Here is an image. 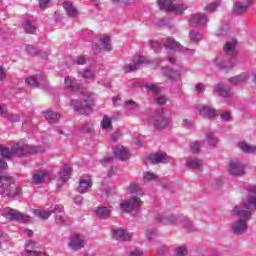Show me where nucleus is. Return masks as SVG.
<instances>
[{
    "label": "nucleus",
    "instance_id": "1",
    "mask_svg": "<svg viewBox=\"0 0 256 256\" xmlns=\"http://www.w3.org/2000/svg\"><path fill=\"white\" fill-rule=\"evenodd\" d=\"M247 194L244 197L241 205L244 209L235 206L232 209L233 215L240 217L231 224V229L234 235H244L247 231V223H249L253 211L256 209V186L249 185L246 188Z\"/></svg>",
    "mask_w": 256,
    "mask_h": 256
},
{
    "label": "nucleus",
    "instance_id": "2",
    "mask_svg": "<svg viewBox=\"0 0 256 256\" xmlns=\"http://www.w3.org/2000/svg\"><path fill=\"white\" fill-rule=\"evenodd\" d=\"M28 153L31 155L43 153V147L16 143L12 149H9L0 144V155L5 159H11V157H23V155H28Z\"/></svg>",
    "mask_w": 256,
    "mask_h": 256
},
{
    "label": "nucleus",
    "instance_id": "3",
    "mask_svg": "<svg viewBox=\"0 0 256 256\" xmlns=\"http://www.w3.org/2000/svg\"><path fill=\"white\" fill-rule=\"evenodd\" d=\"M160 9H165L168 13H174V15H183L187 6L185 4H173L171 0H158Z\"/></svg>",
    "mask_w": 256,
    "mask_h": 256
},
{
    "label": "nucleus",
    "instance_id": "4",
    "mask_svg": "<svg viewBox=\"0 0 256 256\" xmlns=\"http://www.w3.org/2000/svg\"><path fill=\"white\" fill-rule=\"evenodd\" d=\"M141 205H143L141 198L131 197L120 204V211L122 213H133V211H139Z\"/></svg>",
    "mask_w": 256,
    "mask_h": 256
},
{
    "label": "nucleus",
    "instance_id": "5",
    "mask_svg": "<svg viewBox=\"0 0 256 256\" xmlns=\"http://www.w3.org/2000/svg\"><path fill=\"white\" fill-rule=\"evenodd\" d=\"M0 195L6 197H19L21 195V189L15 188V181L13 178H8L5 183L0 186Z\"/></svg>",
    "mask_w": 256,
    "mask_h": 256
},
{
    "label": "nucleus",
    "instance_id": "6",
    "mask_svg": "<svg viewBox=\"0 0 256 256\" xmlns=\"http://www.w3.org/2000/svg\"><path fill=\"white\" fill-rule=\"evenodd\" d=\"M247 166L239 159H233L229 163L228 173L232 177H243L247 173Z\"/></svg>",
    "mask_w": 256,
    "mask_h": 256
},
{
    "label": "nucleus",
    "instance_id": "7",
    "mask_svg": "<svg viewBox=\"0 0 256 256\" xmlns=\"http://www.w3.org/2000/svg\"><path fill=\"white\" fill-rule=\"evenodd\" d=\"M2 216L9 221H20L21 223H28L31 218L28 215H25L15 209L12 208H5L3 210Z\"/></svg>",
    "mask_w": 256,
    "mask_h": 256
},
{
    "label": "nucleus",
    "instance_id": "8",
    "mask_svg": "<svg viewBox=\"0 0 256 256\" xmlns=\"http://www.w3.org/2000/svg\"><path fill=\"white\" fill-rule=\"evenodd\" d=\"M196 109L202 117H206L207 119H213L219 115V112L210 106L198 104L196 105Z\"/></svg>",
    "mask_w": 256,
    "mask_h": 256
},
{
    "label": "nucleus",
    "instance_id": "9",
    "mask_svg": "<svg viewBox=\"0 0 256 256\" xmlns=\"http://www.w3.org/2000/svg\"><path fill=\"white\" fill-rule=\"evenodd\" d=\"M155 219L158 223H164V225H173V223H177V221H179V218L174 214H167L163 211H160Z\"/></svg>",
    "mask_w": 256,
    "mask_h": 256
},
{
    "label": "nucleus",
    "instance_id": "10",
    "mask_svg": "<svg viewBox=\"0 0 256 256\" xmlns=\"http://www.w3.org/2000/svg\"><path fill=\"white\" fill-rule=\"evenodd\" d=\"M68 246L72 251H80V249H83L85 247V240L81 238V235L74 234L70 237Z\"/></svg>",
    "mask_w": 256,
    "mask_h": 256
},
{
    "label": "nucleus",
    "instance_id": "11",
    "mask_svg": "<svg viewBox=\"0 0 256 256\" xmlns=\"http://www.w3.org/2000/svg\"><path fill=\"white\" fill-rule=\"evenodd\" d=\"M63 206L62 205H56L53 210L46 211V210H33L34 215L39 217L40 219H43L44 221L49 219L53 213H62Z\"/></svg>",
    "mask_w": 256,
    "mask_h": 256
},
{
    "label": "nucleus",
    "instance_id": "12",
    "mask_svg": "<svg viewBox=\"0 0 256 256\" xmlns=\"http://www.w3.org/2000/svg\"><path fill=\"white\" fill-rule=\"evenodd\" d=\"M149 161L152 165H159V163H169V156L163 151H158L149 156Z\"/></svg>",
    "mask_w": 256,
    "mask_h": 256
},
{
    "label": "nucleus",
    "instance_id": "13",
    "mask_svg": "<svg viewBox=\"0 0 256 256\" xmlns=\"http://www.w3.org/2000/svg\"><path fill=\"white\" fill-rule=\"evenodd\" d=\"M46 177H49V171L38 170L32 175V183L34 185H41L45 181Z\"/></svg>",
    "mask_w": 256,
    "mask_h": 256
},
{
    "label": "nucleus",
    "instance_id": "14",
    "mask_svg": "<svg viewBox=\"0 0 256 256\" xmlns=\"http://www.w3.org/2000/svg\"><path fill=\"white\" fill-rule=\"evenodd\" d=\"M91 187H93L91 177H82L79 182L78 193H87Z\"/></svg>",
    "mask_w": 256,
    "mask_h": 256
},
{
    "label": "nucleus",
    "instance_id": "15",
    "mask_svg": "<svg viewBox=\"0 0 256 256\" xmlns=\"http://www.w3.org/2000/svg\"><path fill=\"white\" fill-rule=\"evenodd\" d=\"M115 157L120 159V161H127L129 157H131V154L129 153V150L125 147H116L113 151Z\"/></svg>",
    "mask_w": 256,
    "mask_h": 256
},
{
    "label": "nucleus",
    "instance_id": "16",
    "mask_svg": "<svg viewBox=\"0 0 256 256\" xmlns=\"http://www.w3.org/2000/svg\"><path fill=\"white\" fill-rule=\"evenodd\" d=\"M113 238L116 241H131V234L125 232L122 228L113 231Z\"/></svg>",
    "mask_w": 256,
    "mask_h": 256
},
{
    "label": "nucleus",
    "instance_id": "17",
    "mask_svg": "<svg viewBox=\"0 0 256 256\" xmlns=\"http://www.w3.org/2000/svg\"><path fill=\"white\" fill-rule=\"evenodd\" d=\"M71 105L74 107L75 111H79L80 109H85V107H91L93 102L91 101V97L87 96L83 102H80L79 100H72Z\"/></svg>",
    "mask_w": 256,
    "mask_h": 256
},
{
    "label": "nucleus",
    "instance_id": "18",
    "mask_svg": "<svg viewBox=\"0 0 256 256\" xmlns=\"http://www.w3.org/2000/svg\"><path fill=\"white\" fill-rule=\"evenodd\" d=\"M214 91L218 93L220 97H224V98L232 97V95H234V92L233 90H231V88H225L221 84L214 85Z\"/></svg>",
    "mask_w": 256,
    "mask_h": 256
},
{
    "label": "nucleus",
    "instance_id": "19",
    "mask_svg": "<svg viewBox=\"0 0 256 256\" xmlns=\"http://www.w3.org/2000/svg\"><path fill=\"white\" fill-rule=\"evenodd\" d=\"M73 171V168L71 166L65 164L59 171L60 175V181L62 183H65L66 181H69V177H71V172Z\"/></svg>",
    "mask_w": 256,
    "mask_h": 256
},
{
    "label": "nucleus",
    "instance_id": "20",
    "mask_svg": "<svg viewBox=\"0 0 256 256\" xmlns=\"http://www.w3.org/2000/svg\"><path fill=\"white\" fill-rule=\"evenodd\" d=\"M190 22L192 25H195V27H201V25H205L207 23V17L202 14H195L192 15Z\"/></svg>",
    "mask_w": 256,
    "mask_h": 256
},
{
    "label": "nucleus",
    "instance_id": "21",
    "mask_svg": "<svg viewBox=\"0 0 256 256\" xmlns=\"http://www.w3.org/2000/svg\"><path fill=\"white\" fill-rule=\"evenodd\" d=\"M63 8L65 9L68 17H77L79 15V11L73 7V3L71 1H65L63 4Z\"/></svg>",
    "mask_w": 256,
    "mask_h": 256
},
{
    "label": "nucleus",
    "instance_id": "22",
    "mask_svg": "<svg viewBox=\"0 0 256 256\" xmlns=\"http://www.w3.org/2000/svg\"><path fill=\"white\" fill-rule=\"evenodd\" d=\"M238 147L243 151V153H246L247 155H253L256 153V146L249 145L247 142H240Z\"/></svg>",
    "mask_w": 256,
    "mask_h": 256
},
{
    "label": "nucleus",
    "instance_id": "23",
    "mask_svg": "<svg viewBox=\"0 0 256 256\" xmlns=\"http://www.w3.org/2000/svg\"><path fill=\"white\" fill-rule=\"evenodd\" d=\"M203 165V160L199 158H189L186 161V167H189L190 169H201Z\"/></svg>",
    "mask_w": 256,
    "mask_h": 256
},
{
    "label": "nucleus",
    "instance_id": "24",
    "mask_svg": "<svg viewBox=\"0 0 256 256\" xmlns=\"http://www.w3.org/2000/svg\"><path fill=\"white\" fill-rule=\"evenodd\" d=\"M170 123H171V119H169L168 117H165L164 113H161L156 119V125L158 127H161L162 129L169 127Z\"/></svg>",
    "mask_w": 256,
    "mask_h": 256
},
{
    "label": "nucleus",
    "instance_id": "25",
    "mask_svg": "<svg viewBox=\"0 0 256 256\" xmlns=\"http://www.w3.org/2000/svg\"><path fill=\"white\" fill-rule=\"evenodd\" d=\"M65 85L66 89H69V91H79V89H81L77 82L69 76L65 78Z\"/></svg>",
    "mask_w": 256,
    "mask_h": 256
},
{
    "label": "nucleus",
    "instance_id": "26",
    "mask_svg": "<svg viewBox=\"0 0 256 256\" xmlns=\"http://www.w3.org/2000/svg\"><path fill=\"white\" fill-rule=\"evenodd\" d=\"M45 119L48 120L49 123H58L59 122V114L53 111H45L43 112Z\"/></svg>",
    "mask_w": 256,
    "mask_h": 256
},
{
    "label": "nucleus",
    "instance_id": "27",
    "mask_svg": "<svg viewBox=\"0 0 256 256\" xmlns=\"http://www.w3.org/2000/svg\"><path fill=\"white\" fill-rule=\"evenodd\" d=\"M164 47H166V49L177 51L180 49L181 44H179V42L175 41L173 38H167Z\"/></svg>",
    "mask_w": 256,
    "mask_h": 256
},
{
    "label": "nucleus",
    "instance_id": "28",
    "mask_svg": "<svg viewBox=\"0 0 256 256\" xmlns=\"http://www.w3.org/2000/svg\"><path fill=\"white\" fill-rule=\"evenodd\" d=\"M228 81L229 83H231V85H239V83H245V81H247V75L240 74L238 76L230 78Z\"/></svg>",
    "mask_w": 256,
    "mask_h": 256
},
{
    "label": "nucleus",
    "instance_id": "29",
    "mask_svg": "<svg viewBox=\"0 0 256 256\" xmlns=\"http://www.w3.org/2000/svg\"><path fill=\"white\" fill-rule=\"evenodd\" d=\"M24 31L28 34H33L35 31H37V27H35V24L31 22V20H25L23 24Z\"/></svg>",
    "mask_w": 256,
    "mask_h": 256
},
{
    "label": "nucleus",
    "instance_id": "30",
    "mask_svg": "<svg viewBox=\"0 0 256 256\" xmlns=\"http://www.w3.org/2000/svg\"><path fill=\"white\" fill-rule=\"evenodd\" d=\"M128 191L132 195H139L140 197H143L144 195L143 190L139 184H130Z\"/></svg>",
    "mask_w": 256,
    "mask_h": 256
},
{
    "label": "nucleus",
    "instance_id": "31",
    "mask_svg": "<svg viewBox=\"0 0 256 256\" xmlns=\"http://www.w3.org/2000/svg\"><path fill=\"white\" fill-rule=\"evenodd\" d=\"M97 217H109L111 209L105 206L99 207L95 210Z\"/></svg>",
    "mask_w": 256,
    "mask_h": 256
},
{
    "label": "nucleus",
    "instance_id": "32",
    "mask_svg": "<svg viewBox=\"0 0 256 256\" xmlns=\"http://www.w3.org/2000/svg\"><path fill=\"white\" fill-rule=\"evenodd\" d=\"M233 11L236 15H243V13L247 12V6L242 5L241 2H237L234 5Z\"/></svg>",
    "mask_w": 256,
    "mask_h": 256
},
{
    "label": "nucleus",
    "instance_id": "33",
    "mask_svg": "<svg viewBox=\"0 0 256 256\" xmlns=\"http://www.w3.org/2000/svg\"><path fill=\"white\" fill-rule=\"evenodd\" d=\"M206 141L208 143V145H217V143H219V139H217V137H215V134H213L212 132L206 134Z\"/></svg>",
    "mask_w": 256,
    "mask_h": 256
},
{
    "label": "nucleus",
    "instance_id": "34",
    "mask_svg": "<svg viewBox=\"0 0 256 256\" xmlns=\"http://www.w3.org/2000/svg\"><path fill=\"white\" fill-rule=\"evenodd\" d=\"M190 151L194 153V155L199 154L201 152V143H199V141L192 142L190 144Z\"/></svg>",
    "mask_w": 256,
    "mask_h": 256
},
{
    "label": "nucleus",
    "instance_id": "35",
    "mask_svg": "<svg viewBox=\"0 0 256 256\" xmlns=\"http://www.w3.org/2000/svg\"><path fill=\"white\" fill-rule=\"evenodd\" d=\"M102 46L104 47L105 51H111V38L109 36H104L101 39Z\"/></svg>",
    "mask_w": 256,
    "mask_h": 256
},
{
    "label": "nucleus",
    "instance_id": "36",
    "mask_svg": "<svg viewBox=\"0 0 256 256\" xmlns=\"http://www.w3.org/2000/svg\"><path fill=\"white\" fill-rule=\"evenodd\" d=\"M236 45H237V42H235V41L226 42L223 49H224L225 53H231L234 51Z\"/></svg>",
    "mask_w": 256,
    "mask_h": 256
},
{
    "label": "nucleus",
    "instance_id": "37",
    "mask_svg": "<svg viewBox=\"0 0 256 256\" xmlns=\"http://www.w3.org/2000/svg\"><path fill=\"white\" fill-rule=\"evenodd\" d=\"M188 253L189 250H187V247H178L174 249L175 256H187Z\"/></svg>",
    "mask_w": 256,
    "mask_h": 256
},
{
    "label": "nucleus",
    "instance_id": "38",
    "mask_svg": "<svg viewBox=\"0 0 256 256\" xmlns=\"http://www.w3.org/2000/svg\"><path fill=\"white\" fill-rule=\"evenodd\" d=\"M25 84L26 85H33V87H39V81H37L36 76H30L25 79Z\"/></svg>",
    "mask_w": 256,
    "mask_h": 256
},
{
    "label": "nucleus",
    "instance_id": "39",
    "mask_svg": "<svg viewBox=\"0 0 256 256\" xmlns=\"http://www.w3.org/2000/svg\"><path fill=\"white\" fill-rule=\"evenodd\" d=\"M146 89L148 91H152L154 95H159V93H161V87H159L157 84L148 85L146 86Z\"/></svg>",
    "mask_w": 256,
    "mask_h": 256
},
{
    "label": "nucleus",
    "instance_id": "40",
    "mask_svg": "<svg viewBox=\"0 0 256 256\" xmlns=\"http://www.w3.org/2000/svg\"><path fill=\"white\" fill-rule=\"evenodd\" d=\"M179 221H180V223H182V225L184 227H186V229H191L193 227V223L190 222V220L187 219V217H185V216H181Z\"/></svg>",
    "mask_w": 256,
    "mask_h": 256
},
{
    "label": "nucleus",
    "instance_id": "41",
    "mask_svg": "<svg viewBox=\"0 0 256 256\" xmlns=\"http://www.w3.org/2000/svg\"><path fill=\"white\" fill-rule=\"evenodd\" d=\"M102 129H109L111 127V118L104 116L101 121Z\"/></svg>",
    "mask_w": 256,
    "mask_h": 256
},
{
    "label": "nucleus",
    "instance_id": "42",
    "mask_svg": "<svg viewBox=\"0 0 256 256\" xmlns=\"http://www.w3.org/2000/svg\"><path fill=\"white\" fill-rule=\"evenodd\" d=\"M137 69H139V66H137V63L127 64L124 67V71H126V73H131V71H137Z\"/></svg>",
    "mask_w": 256,
    "mask_h": 256
},
{
    "label": "nucleus",
    "instance_id": "43",
    "mask_svg": "<svg viewBox=\"0 0 256 256\" xmlns=\"http://www.w3.org/2000/svg\"><path fill=\"white\" fill-rule=\"evenodd\" d=\"M26 256H47L45 252L26 250Z\"/></svg>",
    "mask_w": 256,
    "mask_h": 256
},
{
    "label": "nucleus",
    "instance_id": "44",
    "mask_svg": "<svg viewBox=\"0 0 256 256\" xmlns=\"http://www.w3.org/2000/svg\"><path fill=\"white\" fill-rule=\"evenodd\" d=\"M102 165L104 167H111V165H113V157H105L102 160Z\"/></svg>",
    "mask_w": 256,
    "mask_h": 256
},
{
    "label": "nucleus",
    "instance_id": "45",
    "mask_svg": "<svg viewBox=\"0 0 256 256\" xmlns=\"http://www.w3.org/2000/svg\"><path fill=\"white\" fill-rule=\"evenodd\" d=\"M136 63L138 65H141V64H145V65H149V63H151V60H148L147 57L145 56H140L137 60H136Z\"/></svg>",
    "mask_w": 256,
    "mask_h": 256
},
{
    "label": "nucleus",
    "instance_id": "46",
    "mask_svg": "<svg viewBox=\"0 0 256 256\" xmlns=\"http://www.w3.org/2000/svg\"><path fill=\"white\" fill-rule=\"evenodd\" d=\"M26 51H27V53H29V55H37V53H38L37 48L33 45H27Z\"/></svg>",
    "mask_w": 256,
    "mask_h": 256
},
{
    "label": "nucleus",
    "instance_id": "47",
    "mask_svg": "<svg viewBox=\"0 0 256 256\" xmlns=\"http://www.w3.org/2000/svg\"><path fill=\"white\" fill-rule=\"evenodd\" d=\"M154 179H157V176L153 173L146 172L144 174V181H153Z\"/></svg>",
    "mask_w": 256,
    "mask_h": 256
},
{
    "label": "nucleus",
    "instance_id": "48",
    "mask_svg": "<svg viewBox=\"0 0 256 256\" xmlns=\"http://www.w3.org/2000/svg\"><path fill=\"white\" fill-rule=\"evenodd\" d=\"M155 103L156 105H160V106L165 105L167 103V98L164 96L158 97L155 99Z\"/></svg>",
    "mask_w": 256,
    "mask_h": 256
},
{
    "label": "nucleus",
    "instance_id": "49",
    "mask_svg": "<svg viewBox=\"0 0 256 256\" xmlns=\"http://www.w3.org/2000/svg\"><path fill=\"white\" fill-rule=\"evenodd\" d=\"M191 41H201V35L197 32H190Z\"/></svg>",
    "mask_w": 256,
    "mask_h": 256
},
{
    "label": "nucleus",
    "instance_id": "50",
    "mask_svg": "<svg viewBox=\"0 0 256 256\" xmlns=\"http://www.w3.org/2000/svg\"><path fill=\"white\" fill-rule=\"evenodd\" d=\"M217 2H212L205 7V11H215L217 9Z\"/></svg>",
    "mask_w": 256,
    "mask_h": 256
},
{
    "label": "nucleus",
    "instance_id": "51",
    "mask_svg": "<svg viewBox=\"0 0 256 256\" xmlns=\"http://www.w3.org/2000/svg\"><path fill=\"white\" fill-rule=\"evenodd\" d=\"M195 89L197 93H205V85L203 83L196 84Z\"/></svg>",
    "mask_w": 256,
    "mask_h": 256
},
{
    "label": "nucleus",
    "instance_id": "52",
    "mask_svg": "<svg viewBox=\"0 0 256 256\" xmlns=\"http://www.w3.org/2000/svg\"><path fill=\"white\" fill-rule=\"evenodd\" d=\"M49 3H51V0H39L40 8L43 10L47 9V5H49Z\"/></svg>",
    "mask_w": 256,
    "mask_h": 256
},
{
    "label": "nucleus",
    "instance_id": "53",
    "mask_svg": "<svg viewBox=\"0 0 256 256\" xmlns=\"http://www.w3.org/2000/svg\"><path fill=\"white\" fill-rule=\"evenodd\" d=\"M155 237V230L154 229H148L146 231V238L151 240Z\"/></svg>",
    "mask_w": 256,
    "mask_h": 256
},
{
    "label": "nucleus",
    "instance_id": "54",
    "mask_svg": "<svg viewBox=\"0 0 256 256\" xmlns=\"http://www.w3.org/2000/svg\"><path fill=\"white\" fill-rule=\"evenodd\" d=\"M222 121H230L231 120V113L224 112L221 114Z\"/></svg>",
    "mask_w": 256,
    "mask_h": 256
},
{
    "label": "nucleus",
    "instance_id": "55",
    "mask_svg": "<svg viewBox=\"0 0 256 256\" xmlns=\"http://www.w3.org/2000/svg\"><path fill=\"white\" fill-rule=\"evenodd\" d=\"M55 222L58 225H63V223H65V218L63 217V215H57L55 218Z\"/></svg>",
    "mask_w": 256,
    "mask_h": 256
},
{
    "label": "nucleus",
    "instance_id": "56",
    "mask_svg": "<svg viewBox=\"0 0 256 256\" xmlns=\"http://www.w3.org/2000/svg\"><path fill=\"white\" fill-rule=\"evenodd\" d=\"M84 79H93V72L91 70H86L83 74Z\"/></svg>",
    "mask_w": 256,
    "mask_h": 256
},
{
    "label": "nucleus",
    "instance_id": "57",
    "mask_svg": "<svg viewBox=\"0 0 256 256\" xmlns=\"http://www.w3.org/2000/svg\"><path fill=\"white\" fill-rule=\"evenodd\" d=\"M119 137H121V132L119 130H117L115 133H113L111 135L112 141H117V139H119Z\"/></svg>",
    "mask_w": 256,
    "mask_h": 256
},
{
    "label": "nucleus",
    "instance_id": "58",
    "mask_svg": "<svg viewBox=\"0 0 256 256\" xmlns=\"http://www.w3.org/2000/svg\"><path fill=\"white\" fill-rule=\"evenodd\" d=\"M74 203H75L76 205H83V196H76V197L74 198Z\"/></svg>",
    "mask_w": 256,
    "mask_h": 256
},
{
    "label": "nucleus",
    "instance_id": "59",
    "mask_svg": "<svg viewBox=\"0 0 256 256\" xmlns=\"http://www.w3.org/2000/svg\"><path fill=\"white\" fill-rule=\"evenodd\" d=\"M7 77V74L5 73V68L3 66H0V81H3Z\"/></svg>",
    "mask_w": 256,
    "mask_h": 256
},
{
    "label": "nucleus",
    "instance_id": "60",
    "mask_svg": "<svg viewBox=\"0 0 256 256\" xmlns=\"http://www.w3.org/2000/svg\"><path fill=\"white\" fill-rule=\"evenodd\" d=\"M115 5H127L129 3V0H112Z\"/></svg>",
    "mask_w": 256,
    "mask_h": 256
},
{
    "label": "nucleus",
    "instance_id": "61",
    "mask_svg": "<svg viewBox=\"0 0 256 256\" xmlns=\"http://www.w3.org/2000/svg\"><path fill=\"white\" fill-rule=\"evenodd\" d=\"M130 256H143V251L142 250H134L130 253Z\"/></svg>",
    "mask_w": 256,
    "mask_h": 256
},
{
    "label": "nucleus",
    "instance_id": "62",
    "mask_svg": "<svg viewBox=\"0 0 256 256\" xmlns=\"http://www.w3.org/2000/svg\"><path fill=\"white\" fill-rule=\"evenodd\" d=\"M77 63L78 65H85V56H78Z\"/></svg>",
    "mask_w": 256,
    "mask_h": 256
},
{
    "label": "nucleus",
    "instance_id": "63",
    "mask_svg": "<svg viewBox=\"0 0 256 256\" xmlns=\"http://www.w3.org/2000/svg\"><path fill=\"white\" fill-rule=\"evenodd\" d=\"M0 169H7V162L4 159H0Z\"/></svg>",
    "mask_w": 256,
    "mask_h": 256
},
{
    "label": "nucleus",
    "instance_id": "64",
    "mask_svg": "<svg viewBox=\"0 0 256 256\" xmlns=\"http://www.w3.org/2000/svg\"><path fill=\"white\" fill-rule=\"evenodd\" d=\"M183 123H186L187 127H195V125L193 124V122H191V120H183Z\"/></svg>",
    "mask_w": 256,
    "mask_h": 256
}]
</instances>
